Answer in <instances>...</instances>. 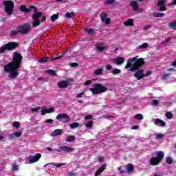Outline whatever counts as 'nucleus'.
Masks as SVG:
<instances>
[{
	"label": "nucleus",
	"instance_id": "13d9d810",
	"mask_svg": "<svg viewBox=\"0 0 176 176\" xmlns=\"http://www.w3.org/2000/svg\"><path fill=\"white\" fill-rule=\"evenodd\" d=\"M83 94H85V92H81L76 95V98H82Z\"/></svg>",
	"mask_w": 176,
	"mask_h": 176
},
{
	"label": "nucleus",
	"instance_id": "e2e57ef3",
	"mask_svg": "<svg viewBox=\"0 0 176 176\" xmlns=\"http://www.w3.org/2000/svg\"><path fill=\"white\" fill-rule=\"evenodd\" d=\"M91 118H93V116L91 115H87V116L85 117V120H87L89 119H91Z\"/></svg>",
	"mask_w": 176,
	"mask_h": 176
},
{
	"label": "nucleus",
	"instance_id": "de8ad7c7",
	"mask_svg": "<svg viewBox=\"0 0 176 176\" xmlns=\"http://www.w3.org/2000/svg\"><path fill=\"white\" fill-rule=\"evenodd\" d=\"M46 113H47V109L46 107H43L41 109V115H46Z\"/></svg>",
	"mask_w": 176,
	"mask_h": 176
},
{
	"label": "nucleus",
	"instance_id": "393cba45",
	"mask_svg": "<svg viewBox=\"0 0 176 176\" xmlns=\"http://www.w3.org/2000/svg\"><path fill=\"white\" fill-rule=\"evenodd\" d=\"M20 10L21 12H23V13H30V12H31V10L27 8L24 5L20 6Z\"/></svg>",
	"mask_w": 176,
	"mask_h": 176
},
{
	"label": "nucleus",
	"instance_id": "8fccbe9b",
	"mask_svg": "<svg viewBox=\"0 0 176 176\" xmlns=\"http://www.w3.org/2000/svg\"><path fill=\"white\" fill-rule=\"evenodd\" d=\"M13 126L16 129H19V127H20V122H13Z\"/></svg>",
	"mask_w": 176,
	"mask_h": 176
},
{
	"label": "nucleus",
	"instance_id": "6e6d98bb",
	"mask_svg": "<svg viewBox=\"0 0 176 176\" xmlns=\"http://www.w3.org/2000/svg\"><path fill=\"white\" fill-rule=\"evenodd\" d=\"M47 113H52V112H54V107H50L49 109H47Z\"/></svg>",
	"mask_w": 176,
	"mask_h": 176
},
{
	"label": "nucleus",
	"instance_id": "f03ea898",
	"mask_svg": "<svg viewBox=\"0 0 176 176\" xmlns=\"http://www.w3.org/2000/svg\"><path fill=\"white\" fill-rule=\"evenodd\" d=\"M144 64L145 62L144 61V59H138V56H135L127 60L125 69H128V71H130L131 72H134L135 71H138V69H140V68Z\"/></svg>",
	"mask_w": 176,
	"mask_h": 176
},
{
	"label": "nucleus",
	"instance_id": "0eeeda50",
	"mask_svg": "<svg viewBox=\"0 0 176 176\" xmlns=\"http://www.w3.org/2000/svg\"><path fill=\"white\" fill-rule=\"evenodd\" d=\"M3 5H5L4 9H5L6 13H7V14L10 16L12 14V13H13V6H14L13 1H4L3 2Z\"/></svg>",
	"mask_w": 176,
	"mask_h": 176
},
{
	"label": "nucleus",
	"instance_id": "4468645a",
	"mask_svg": "<svg viewBox=\"0 0 176 176\" xmlns=\"http://www.w3.org/2000/svg\"><path fill=\"white\" fill-rule=\"evenodd\" d=\"M100 20L104 23L107 25L111 23V19L108 18V15L106 13L102 12L100 14Z\"/></svg>",
	"mask_w": 176,
	"mask_h": 176
},
{
	"label": "nucleus",
	"instance_id": "7ed1b4c3",
	"mask_svg": "<svg viewBox=\"0 0 176 176\" xmlns=\"http://www.w3.org/2000/svg\"><path fill=\"white\" fill-rule=\"evenodd\" d=\"M92 88H89V90L92 93V94H101V93H105L108 88L101 84H94Z\"/></svg>",
	"mask_w": 176,
	"mask_h": 176
},
{
	"label": "nucleus",
	"instance_id": "09e8293b",
	"mask_svg": "<svg viewBox=\"0 0 176 176\" xmlns=\"http://www.w3.org/2000/svg\"><path fill=\"white\" fill-rule=\"evenodd\" d=\"M12 171H18L19 166L16 165V164L12 165Z\"/></svg>",
	"mask_w": 176,
	"mask_h": 176
},
{
	"label": "nucleus",
	"instance_id": "79ce46f5",
	"mask_svg": "<svg viewBox=\"0 0 176 176\" xmlns=\"http://www.w3.org/2000/svg\"><path fill=\"white\" fill-rule=\"evenodd\" d=\"M166 162L168 164H171L173 163V158H171V157H167Z\"/></svg>",
	"mask_w": 176,
	"mask_h": 176
},
{
	"label": "nucleus",
	"instance_id": "774afa93",
	"mask_svg": "<svg viewBox=\"0 0 176 176\" xmlns=\"http://www.w3.org/2000/svg\"><path fill=\"white\" fill-rule=\"evenodd\" d=\"M98 160H99L100 163H102V162H104V157H102V156L99 157Z\"/></svg>",
	"mask_w": 176,
	"mask_h": 176
},
{
	"label": "nucleus",
	"instance_id": "20e7f679",
	"mask_svg": "<svg viewBox=\"0 0 176 176\" xmlns=\"http://www.w3.org/2000/svg\"><path fill=\"white\" fill-rule=\"evenodd\" d=\"M156 155L157 157H152L149 160V164L151 166H157L164 157V153L163 151H158L156 153Z\"/></svg>",
	"mask_w": 176,
	"mask_h": 176
},
{
	"label": "nucleus",
	"instance_id": "72a5a7b5",
	"mask_svg": "<svg viewBox=\"0 0 176 176\" xmlns=\"http://www.w3.org/2000/svg\"><path fill=\"white\" fill-rule=\"evenodd\" d=\"M134 118L138 120H142V119H144V116H142V114H136Z\"/></svg>",
	"mask_w": 176,
	"mask_h": 176
},
{
	"label": "nucleus",
	"instance_id": "c85d7f7f",
	"mask_svg": "<svg viewBox=\"0 0 176 176\" xmlns=\"http://www.w3.org/2000/svg\"><path fill=\"white\" fill-rule=\"evenodd\" d=\"M74 16H75V12H67V13L65 14V16L67 19H72V17H74Z\"/></svg>",
	"mask_w": 176,
	"mask_h": 176
},
{
	"label": "nucleus",
	"instance_id": "5fc2aeb1",
	"mask_svg": "<svg viewBox=\"0 0 176 176\" xmlns=\"http://www.w3.org/2000/svg\"><path fill=\"white\" fill-rule=\"evenodd\" d=\"M106 71H111L112 69V66L109 64L106 65Z\"/></svg>",
	"mask_w": 176,
	"mask_h": 176
},
{
	"label": "nucleus",
	"instance_id": "dca6fc26",
	"mask_svg": "<svg viewBox=\"0 0 176 176\" xmlns=\"http://www.w3.org/2000/svg\"><path fill=\"white\" fill-rule=\"evenodd\" d=\"M166 2V0H160L157 3V7L159 8V10L160 11H164L166 10V5L164 3Z\"/></svg>",
	"mask_w": 176,
	"mask_h": 176
},
{
	"label": "nucleus",
	"instance_id": "ddd939ff",
	"mask_svg": "<svg viewBox=\"0 0 176 176\" xmlns=\"http://www.w3.org/2000/svg\"><path fill=\"white\" fill-rule=\"evenodd\" d=\"M131 6L133 8L135 12H138V13H141L142 12V8H140L138 7V3L136 1H131Z\"/></svg>",
	"mask_w": 176,
	"mask_h": 176
},
{
	"label": "nucleus",
	"instance_id": "c9c22d12",
	"mask_svg": "<svg viewBox=\"0 0 176 176\" xmlns=\"http://www.w3.org/2000/svg\"><path fill=\"white\" fill-rule=\"evenodd\" d=\"M156 140H162V138H164V135L162 133L155 134Z\"/></svg>",
	"mask_w": 176,
	"mask_h": 176
},
{
	"label": "nucleus",
	"instance_id": "412c9836",
	"mask_svg": "<svg viewBox=\"0 0 176 176\" xmlns=\"http://www.w3.org/2000/svg\"><path fill=\"white\" fill-rule=\"evenodd\" d=\"M107 168V164H103L102 166L96 170L95 173V176H98L101 173H103V171Z\"/></svg>",
	"mask_w": 176,
	"mask_h": 176
},
{
	"label": "nucleus",
	"instance_id": "f3484780",
	"mask_svg": "<svg viewBox=\"0 0 176 176\" xmlns=\"http://www.w3.org/2000/svg\"><path fill=\"white\" fill-rule=\"evenodd\" d=\"M154 124L158 127H164V126H166V122L159 118H157L154 120Z\"/></svg>",
	"mask_w": 176,
	"mask_h": 176
},
{
	"label": "nucleus",
	"instance_id": "f704fd0d",
	"mask_svg": "<svg viewBox=\"0 0 176 176\" xmlns=\"http://www.w3.org/2000/svg\"><path fill=\"white\" fill-rule=\"evenodd\" d=\"M70 129H76L77 127H79V123L74 122L73 124H71L69 125Z\"/></svg>",
	"mask_w": 176,
	"mask_h": 176
},
{
	"label": "nucleus",
	"instance_id": "37998d69",
	"mask_svg": "<svg viewBox=\"0 0 176 176\" xmlns=\"http://www.w3.org/2000/svg\"><path fill=\"white\" fill-rule=\"evenodd\" d=\"M166 116L167 119H173V113H171L170 111L166 113Z\"/></svg>",
	"mask_w": 176,
	"mask_h": 176
},
{
	"label": "nucleus",
	"instance_id": "a878e982",
	"mask_svg": "<svg viewBox=\"0 0 176 176\" xmlns=\"http://www.w3.org/2000/svg\"><path fill=\"white\" fill-rule=\"evenodd\" d=\"M103 72H104V69L101 68H98L94 70V75H96L97 76H98L100 75H102Z\"/></svg>",
	"mask_w": 176,
	"mask_h": 176
},
{
	"label": "nucleus",
	"instance_id": "603ef678",
	"mask_svg": "<svg viewBox=\"0 0 176 176\" xmlns=\"http://www.w3.org/2000/svg\"><path fill=\"white\" fill-rule=\"evenodd\" d=\"M159 104V101L157 100H152L151 105H153L154 107H156Z\"/></svg>",
	"mask_w": 176,
	"mask_h": 176
},
{
	"label": "nucleus",
	"instance_id": "6e6552de",
	"mask_svg": "<svg viewBox=\"0 0 176 176\" xmlns=\"http://www.w3.org/2000/svg\"><path fill=\"white\" fill-rule=\"evenodd\" d=\"M18 32H20L22 34H28L30 30H31V25L30 23H24L23 25H19L16 28Z\"/></svg>",
	"mask_w": 176,
	"mask_h": 176
},
{
	"label": "nucleus",
	"instance_id": "680f3d73",
	"mask_svg": "<svg viewBox=\"0 0 176 176\" xmlns=\"http://www.w3.org/2000/svg\"><path fill=\"white\" fill-rule=\"evenodd\" d=\"M45 123H48L50 124H52V123H53V120H52V119L46 120Z\"/></svg>",
	"mask_w": 176,
	"mask_h": 176
},
{
	"label": "nucleus",
	"instance_id": "473e14b6",
	"mask_svg": "<svg viewBox=\"0 0 176 176\" xmlns=\"http://www.w3.org/2000/svg\"><path fill=\"white\" fill-rule=\"evenodd\" d=\"M126 170L128 173H131L134 170V167L131 164H128L126 166Z\"/></svg>",
	"mask_w": 176,
	"mask_h": 176
},
{
	"label": "nucleus",
	"instance_id": "a19ab883",
	"mask_svg": "<svg viewBox=\"0 0 176 176\" xmlns=\"http://www.w3.org/2000/svg\"><path fill=\"white\" fill-rule=\"evenodd\" d=\"M57 19H58V14H54L51 16V20L52 21H56V20H57Z\"/></svg>",
	"mask_w": 176,
	"mask_h": 176
},
{
	"label": "nucleus",
	"instance_id": "4c0bfd02",
	"mask_svg": "<svg viewBox=\"0 0 176 176\" xmlns=\"http://www.w3.org/2000/svg\"><path fill=\"white\" fill-rule=\"evenodd\" d=\"M39 111H41V107H38L36 108H32L31 109V112H32V113L39 112Z\"/></svg>",
	"mask_w": 176,
	"mask_h": 176
},
{
	"label": "nucleus",
	"instance_id": "bf43d9fd",
	"mask_svg": "<svg viewBox=\"0 0 176 176\" xmlns=\"http://www.w3.org/2000/svg\"><path fill=\"white\" fill-rule=\"evenodd\" d=\"M15 137L14 133L8 135L9 140H13Z\"/></svg>",
	"mask_w": 176,
	"mask_h": 176
},
{
	"label": "nucleus",
	"instance_id": "f8f14e48",
	"mask_svg": "<svg viewBox=\"0 0 176 176\" xmlns=\"http://www.w3.org/2000/svg\"><path fill=\"white\" fill-rule=\"evenodd\" d=\"M96 52H99V53H102L104 50H107V47L104 45V43L101 42H98L95 45Z\"/></svg>",
	"mask_w": 176,
	"mask_h": 176
},
{
	"label": "nucleus",
	"instance_id": "0e129e2a",
	"mask_svg": "<svg viewBox=\"0 0 176 176\" xmlns=\"http://www.w3.org/2000/svg\"><path fill=\"white\" fill-rule=\"evenodd\" d=\"M118 170L120 171V174H124V170H122L120 166L118 168Z\"/></svg>",
	"mask_w": 176,
	"mask_h": 176
},
{
	"label": "nucleus",
	"instance_id": "b1692460",
	"mask_svg": "<svg viewBox=\"0 0 176 176\" xmlns=\"http://www.w3.org/2000/svg\"><path fill=\"white\" fill-rule=\"evenodd\" d=\"M161 78L163 80H168L171 78V74L167 72L163 73Z\"/></svg>",
	"mask_w": 176,
	"mask_h": 176
},
{
	"label": "nucleus",
	"instance_id": "864d4df0",
	"mask_svg": "<svg viewBox=\"0 0 176 176\" xmlns=\"http://www.w3.org/2000/svg\"><path fill=\"white\" fill-rule=\"evenodd\" d=\"M19 32H19V30H17V29H16V30L11 31L10 35H17V34H19Z\"/></svg>",
	"mask_w": 176,
	"mask_h": 176
},
{
	"label": "nucleus",
	"instance_id": "c03bdc74",
	"mask_svg": "<svg viewBox=\"0 0 176 176\" xmlns=\"http://www.w3.org/2000/svg\"><path fill=\"white\" fill-rule=\"evenodd\" d=\"M48 60H49V58L45 57V58H40V60L38 61H39V63H47Z\"/></svg>",
	"mask_w": 176,
	"mask_h": 176
},
{
	"label": "nucleus",
	"instance_id": "69168bd1",
	"mask_svg": "<svg viewBox=\"0 0 176 176\" xmlns=\"http://www.w3.org/2000/svg\"><path fill=\"white\" fill-rule=\"evenodd\" d=\"M170 65H172V67H176V59L170 63Z\"/></svg>",
	"mask_w": 176,
	"mask_h": 176
},
{
	"label": "nucleus",
	"instance_id": "58836bf2",
	"mask_svg": "<svg viewBox=\"0 0 176 176\" xmlns=\"http://www.w3.org/2000/svg\"><path fill=\"white\" fill-rule=\"evenodd\" d=\"M169 27L170 28H173V30H176V21L173 22H170L169 23Z\"/></svg>",
	"mask_w": 176,
	"mask_h": 176
},
{
	"label": "nucleus",
	"instance_id": "423d86ee",
	"mask_svg": "<svg viewBox=\"0 0 176 176\" xmlns=\"http://www.w3.org/2000/svg\"><path fill=\"white\" fill-rule=\"evenodd\" d=\"M41 157H42V154L36 153L34 155H30L28 157L25 158V160L28 164H32V163L39 162Z\"/></svg>",
	"mask_w": 176,
	"mask_h": 176
},
{
	"label": "nucleus",
	"instance_id": "c756f323",
	"mask_svg": "<svg viewBox=\"0 0 176 176\" xmlns=\"http://www.w3.org/2000/svg\"><path fill=\"white\" fill-rule=\"evenodd\" d=\"M120 72H122V71L119 69H113V70H111V74H112V75H119V74H120Z\"/></svg>",
	"mask_w": 176,
	"mask_h": 176
},
{
	"label": "nucleus",
	"instance_id": "4d7b16f0",
	"mask_svg": "<svg viewBox=\"0 0 176 176\" xmlns=\"http://www.w3.org/2000/svg\"><path fill=\"white\" fill-rule=\"evenodd\" d=\"M14 135H15V137H17V138L21 137V132L20 131L15 132L14 133Z\"/></svg>",
	"mask_w": 176,
	"mask_h": 176
},
{
	"label": "nucleus",
	"instance_id": "a211bd4d",
	"mask_svg": "<svg viewBox=\"0 0 176 176\" xmlns=\"http://www.w3.org/2000/svg\"><path fill=\"white\" fill-rule=\"evenodd\" d=\"M58 87L60 89H65V87H68V85H69V82L67 80H63L60 81L57 83Z\"/></svg>",
	"mask_w": 176,
	"mask_h": 176
},
{
	"label": "nucleus",
	"instance_id": "4be33fe9",
	"mask_svg": "<svg viewBox=\"0 0 176 176\" xmlns=\"http://www.w3.org/2000/svg\"><path fill=\"white\" fill-rule=\"evenodd\" d=\"M123 24L126 27H133L134 26V21H133V19H128L126 21H124Z\"/></svg>",
	"mask_w": 176,
	"mask_h": 176
},
{
	"label": "nucleus",
	"instance_id": "f257e3e1",
	"mask_svg": "<svg viewBox=\"0 0 176 176\" xmlns=\"http://www.w3.org/2000/svg\"><path fill=\"white\" fill-rule=\"evenodd\" d=\"M21 60H23L21 54L15 52L13 53L12 61L4 65V72L8 74L10 79H16L19 76V68L21 67Z\"/></svg>",
	"mask_w": 176,
	"mask_h": 176
},
{
	"label": "nucleus",
	"instance_id": "9d476101",
	"mask_svg": "<svg viewBox=\"0 0 176 176\" xmlns=\"http://www.w3.org/2000/svg\"><path fill=\"white\" fill-rule=\"evenodd\" d=\"M56 120L62 122V123H68L69 122V116L67 113L58 114L56 117Z\"/></svg>",
	"mask_w": 176,
	"mask_h": 176
},
{
	"label": "nucleus",
	"instance_id": "3c124183",
	"mask_svg": "<svg viewBox=\"0 0 176 176\" xmlns=\"http://www.w3.org/2000/svg\"><path fill=\"white\" fill-rule=\"evenodd\" d=\"M151 28H152L151 25H146L143 27V30H144V31H146V30H151Z\"/></svg>",
	"mask_w": 176,
	"mask_h": 176
},
{
	"label": "nucleus",
	"instance_id": "9b49d317",
	"mask_svg": "<svg viewBox=\"0 0 176 176\" xmlns=\"http://www.w3.org/2000/svg\"><path fill=\"white\" fill-rule=\"evenodd\" d=\"M74 151L75 148L68 146H60L58 149H56V152H65L66 153H71V152H74Z\"/></svg>",
	"mask_w": 176,
	"mask_h": 176
},
{
	"label": "nucleus",
	"instance_id": "052dcab7",
	"mask_svg": "<svg viewBox=\"0 0 176 176\" xmlns=\"http://www.w3.org/2000/svg\"><path fill=\"white\" fill-rule=\"evenodd\" d=\"M85 86H89V85H91V80H87L85 83H84Z\"/></svg>",
	"mask_w": 176,
	"mask_h": 176
},
{
	"label": "nucleus",
	"instance_id": "49530a36",
	"mask_svg": "<svg viewBox=\"0 0 176 176\" xmlns=\"http://www.w3.org/2000/svg\"><path fill=\"white\" fill-rule=\"evenodd\" d=\"M154 17H163L164 16V13H154L153 14Z\"/></svg>",
	"mask_w": 176,
	"mask_h": 176
},
{
	"label": "nucleus",
	"instance_id": "e433bc0d",
	"mask_svg": "<svg viewBox=\"0 0 176 176\" xmlns=\"http://www.w3.org/2000/svg\"><path fill=\"white\" fill-rule=\"evenodd\" d=\"M116 0H106L104 1V3L106 5H113L115 3Z\"/></svg>",
	"mask_w": 176,
	"mask_h": 176
},
{
	"label": "nucleus",
	"instance_id": "ea45409f",
	"mask_svg": "<svg viewBox=\"0 0 176 176\" xmlns=\"http://www.w3.org/2000/svg\"><path fill=\"white\" fill-rule=\"evenodd\" d=\"M47 73L51 75L52 76H56V72H54V70H52V69L47 70Z\"/></svg>",
	"mask_w": 176,
	"mask_h": 176
},
{
	"label": "nucleus",
	"instance_id": "cd10ccee",
	"mask_svg": "<svg viewBox=\"0 0 176 176\" xmlns=\"http://www.w3.org/2000/svg\"><path fill=\"white\" fill-rule=\"evenodd\" d=\"M75 136L74 135H70L66 138L65 142H72V141H75Z\"/></svg>",
	"mask_w": 176,
	"mask_h": 176
},
{
	"label": "nucleus",
	"instance_id": "aec40b11",
	"mask_svg": "<svg viewBox=\"0 0 176 176\" xmlns=\"http://www.w3.org/2000/svg\"><path fill=\"white\" fill-rule=\"evenodd\" d=\"M148 47H149V44H148L147 43H144L141 45L136 47V50H138L139 52H142V50H144V49H148Z\"/></svg>",
	"mask_w": 176,
	"mask_h": 176
},
{
	"label": "nucleus",
	"instance_id": "39448f33",
	"mask_svg": "<svg viewBox=\"0 0 176 176\" xmlns=\"http://www.w3.org/2000/svg\"><path fill=\"white\" fill-rule=\"evenodd\" d=\"M18 43L16 42H10L6 45H4L3 47H0V53H5V50L10 51L13 50L15 47H17Z\"/></svg>",
	"mask_w": 176,
	"mask_h": 176
},
{
	"label": "nucleus",
	"instance_id": "2eb2a0df",
	"mask_svg": "<svg viewBox=\"0 0 176 176\" xmlns=\"http://www.w3.org/2000/svg\"><path fill=\"white\" fill-rule=\"evenodd\" d=\"M113 63L116 65H122L124 63V58L122 56H118L116 59L113 60Z\"/></svg>",
	"mask_w": 176,
	"mask_h": 176
},
{
	"label": "nucleus",
	"instance_id": "2f4dec72",
	"mask_svg": "<svg viewBox=\"0 0 176 176\" xmlns=\"http://www.w3.org/2000/svg\"><path fill=\"white\" fill-rule=\"evenodd\" d=\"M85 32H87L89 35H94V30L92 28L86 29Z\"/></svg>",
	"mask_w": 176,
	"mask_h": 176
},
{
	"label": "nucleus",
	"instance_id": "7c9ffc66",
	"mask_svg": "<svg viewBox=\"0 0 176 176\" xmlns=\"http://www.w3.org/2000/svg\"><path fill=\"white\" fill-rule=\"evenodd\" d=\"M39 24H41V21H39L38 19H34L32 21V25L33 27H38V25H39Z\"/></svg>",
	"mask_w": 176,
	"mask_h": 176
},
{
	"label": "nucleus",
	"instance_id": "bb28decb",
	"mask_svg": "<svg viewBox=\"0 0 176 176\" xmlns=\"http://www.w3.org/2000/svg\"><path fill=\"white\" fill-rule=\"evenodd\" d=\"M42 16V12H35L32 16L33 20H38Z\"/></svg>",
	"mask_w": 176,
	"mask_h": 176
},
{
	"label": "nucleus",
	"instance_id": "6ab92c4d",
	"mask_svg": "<svg viewBox=\"0 0 176 176\" xmlns=\"http://www.w3.org/2000/svg\"><path fill=\"white\" fill-rule=\"evenodd\" d=\"M47 166H54L55 167H56V168H60V167H62V166H65V163H48L44 165V168H45V167H47Z\"/></svg>",
	"mask_w": 176,
	"mask_h": 176
},
{
	"label": "nucleus",
	"instance_id": "a18cd8bd",
	"mask_svg": "<svg viewBox=\"0 0 176 176\" xmlns=\"http://www.w3.org/2000/svg\"><path fill=\"white\" fill-rule=\"evenodd\" d=\"M92 126H93V121H89L88 123L85 124V127H87V129L91 128Z\"/></svg>",
	"mask_w": 176,
	"mask_h": 176
},
{
	"label": "nucleus",
	"instance_id": "5701e85b",
	"mask_svg": "<svg viewBox=\"0 0 176 176\" xmlns=\"http://www.w3.org/2000/svg\"><path fill=\"white\" fill-rule=\"evenodd\" d=\"M63 134L62 129H56L51 133V137H57V135H61Z\"/></svg>",
	"mask_w": 176,
	"mask_h": 176
},
{
	"label": "nucleus",
	"instance_id": "1a4fd4ad",
	"mask_svg": "<svg viewBox=\"0 0 176 176\" xmlns=\"http://www.w3.org/2000/svg\"><path fill=\"white\" fill-rule=\"evenodd\" d=\"M151 74H152V72L149 70L146 71V73H144V70L140 69L135 74V78H136L138 80H141L142 78H146L147 76H149Z\"/></svg>",
	"mask_w": 176,
	"mask_h": 176
},
{
	"label": "nucleus",
	"instance_id": "338daca9",
	"mask_svg": "<svg viewBox=\"0 0 176 176\" xmlns=\"http://www.w3.org/2000/svg\"><path fill=\"white\" fill-rule=\"evenodd\" d=\"M71 67H78V63H72L71 64Z\"/></svg>",
	"mask_w": 176,
	"mask_h": 176
}]
</instances>
